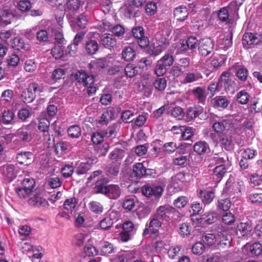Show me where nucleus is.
Returning <instances> with one entry per match:
<instances>
[{
    "label": "nucleus",
    "mask_w": 262,
    "mask_h": 262,
    "mask_svg": "<svg viewBox=\"0 0 262 262\" xmlns=\"http://www.w3.org/2000/svg\"><path fill=\"white\" fill-rule=\"evenodd\" d=\"M107 178H101L96 183L95 189L98 193H102L106 195L110 199H117L121 195V188L117 185H105L108 182Z\"/></svg>",
    "instance_id": "nucleus-1"
},
{
    "label": "nucleus",
    "mask_w": 262,
    "mask_h": 262,
    "mask_svg": "<svg viewBox=\"0 0 262 262\" xmlns=\"http://www.w3.org/2000/svg\"><path fill=\"white\" fill-rule=\"evenodd\" d=\"M174 62L173 56L170 54H165L157 63L155 73L158 76H161L166 72V67L171 66Z\"/></svg>",
    "instance_id": "nucleus-2"
},
{
    "label": "nucleus",
    "mask_w": 262,
    "mask_h": 262,
    "mask_svg": "<svg viewBox=\"0 0 262 262\" xmlns=\"http://www.w3.org/2000/svg\"><path fill=\"white\" fill-rule=\"evenodd\" d=\"M195 37L190 36L180 43V49L181 51L189 55L193 54L196 49L199 47V43Z\"/></svg>",
    "instance_id": "nucleus-3"
},
{
    "label": "nucleus",
    "mask_w": 262,
    "mask_h": 262,
    "mask_svg": "<svg viewBox=\"0 0 262 262\" xmlns=\"http://www.w3.org/2000/svg\"><path fill=\"white\" fill-rule=\"evenodd\" d=\"M214 47V41L212 39L204 38L199 43V52L201 55L206 56L213 53Z\"/></svg>",
    "instance_id": "nucleus-4"
},
{
    "label": "nucleus",
    "mask_w": 262,
    "mask_h": 262,
    "mask_svg": "<svg viewBox=\"0 0 262 262\" xmlns=\"http://www.w3.org/2000/svg\"><path fill=\"white\" fill-rule=\"evenodd\" d=\"M220 86L224 87L227 92L233 93L235 86V83L234 80L230 78V73L226 71L224 72L220 78Z\"/></svg>",
    "instance_id": "nucleus-5"
},
{
    "label": "nucleus",
    "mask_w": 262,
    "mask_h": 262,
    "mask_svg": "<svg viewBox=\"0 0 262 262\" xmlns=\"http://www.w3.org/2000/svg\"><path fill=\"white\" fill-rule=\"evenodd\" d=\"M135 231L136 228L132 222H125L122 225V231L119 234L120 239L124 242L128 241Z\"/></svg>",
    "instance_id": "nucleus-6"
},
{
    "label": "nucleus",
    "mask_w": 262,
    "mask_h": 262,
    "mask_svg": "<svg viewBox=\"0 0 262 262\" xmlns=\"http://www.w3.org/2000/svg\"><path fill=\"white\" fill-rule=\"evenodd\" d=\"M262 37L257 34L245 33L243 35L242 43L245 48H250V46L258 44L261 41Z\"/></svg>",
    "instance_id": "nucleus-7"
},
{
    "label": "nucleus",
    "mask_w": 262,
    "mask_h": 262,
    "mask_svg": "<svg viewBox=\"0 0 262 262\" xmlns=\"http://www.w3.org/2000/svg\"><path fill=\"white\" fill-rule=\"evenodd\" d=\"M142 191L143 195L147 197L154 196L156 198H158L162 195L163 189L160 186H151L145 185L142 188Z\"/></svg>",
    "instance_id": "nucleus-8"
},
{
    "label": "nucleus",
    "mask_w": 262,
    "mask_h": 262,
    "mask_svg": "<svg viewBox=\"0 0 262 262\" xmlns=\"http://www.w3.org/2000/svg\"><path fill=\"white\" fill-rule=\"evenodd\" d=\"M156 42L154 43V47L152 51V54L158 55L164 50L169 44L168 38L163 36L160 34V37L157 35L156 37Z\"/></svg>",
    "instance_id": "nucleus-9"
},
{
    "label": "nucleus",
    "mask_w": 262,
    "mask_h": 262,
    "mask_svg": "<svg viewBox=\"0 0 262 262\" xmlns=\"http://www.w3.org/2000/svg\"><path fill=\"white\" fill-rule=\"evenodd\" d=\"M16 159L20 165L29 166L34 162V156L31 152L24 151L18 153Z\"/></svg>",
    "instance_id": "nucleus-10"
},
{
    "label": "nucleus",
    "mask_w": 262,
    "mask_h": 262,
    "mask_svg": "<svg viewBox=\"0 0 262 262\" xmlns=\"http://www.w3.org/2000/svg\"><path fill=\"white\" fill-rule=\"evenodd\" d=\"M100 41L105 48L110 50L114 49L116 46V39L112 34H103L100 36Z\"/></svg>",
    "instance_id": "nucleus-11"
},
{
    "label": "nucleus",
    "mask_w": 262,
    "mask_h": 262,
    "mask_svg": "<svg viewBox=\"0 0 262 262\" xmlns=\"http://www.w3.org/2000/svg\"><path fill=\"white\" fill-rule=\"evenodd\" d=\"M213 106L216 108H226L229 103V97L225 96H217L211 99Z\"/></svg>",
    "instance_id": "nucleus-12"
},
{
    "label": "nucleus",
    "mask_w": 262,
    "mask_h": 262,
    "mask_svg": "<svg viewBox=\"0 0 262 262\" xmlns=\"http://www.w3.org/2000/svg\"><path fill=\"white\" fill-rule=\"evenodd\" d=\"M0 171L4 178L8 181H11L15 177L14 166L13 165H5L0 167Z\"/></svg>",
    "instance_id": "nucleus-13"
},
{
    "label": "nucleus",
    "mask_w": 262,
    "mask_h": 262,
    "mask_svg": "<svg viewBox=\"0 0 262 262\" xmlns=\"http://www.w3.org/2000/svg\"><path fill=\"white\" fill-rule=\"evenodd\" d=\"M192 94L198 100V103L204 104L206 102L207 93L205 88L196 87L192 91Z\"/></svg>",
    "instance_id": "nucleus-14"
},
{
    "label": "nucleus",
    "mask_w": 262,
    "mask_h": 262,
    "mask_svg": "<svg viewBox=\"0 0 262 262\" xmlns=\"http://www.w3.org/2000/svg\"><path fill=\"white\" fill-rule=\"evenodd\" d=\"M252 230V227L250 223H241L236 227V234L239 236H245L249 235Z\"/></svg>",
    "instance_id": "nucleus-15"
},
{
    "label": "nucleus",
    "mask_w": 262,
    "mask_h": 262,
    "mask_svg": "<svg viewBox=\"0 0 262 262\" xmlns=\"http://www.w3.org/2000/svg\"><path fill=\"white\" fill-rule=\"evenodd\" d=\"M136 56V52L132 46L125 47L122 51V58L127 61H133Z\"/></svg>",
    "instance_id": "nucleus-16"
},
{
    "label": "nucleus",
    "mask_w": 262,
    "mask_h": 262,
    "mask_svg": "<svg viewBox=\"0 0 262 262\" xmlns=\"http://www.w3.org/2000/svg\"><path fill=\"white\" fill-rule=\"evenodd\" d=\"M203 112L202 107H189L186 112V117L187 121L194 120L199 117Z\"/></svg>",
    "instance_id": "nucleus-17"
},
{
    "label": "nucleus",
    "mask_w": 262,
    "mask_h": 262,
    "mask_svg": "<svg viewBox=\"0 0 262 262\" xmlns=\"http://www.w3.org/2000/svg\"><path fill=\"white\" fill-rule=\"evenodd\" d=\"M84 49L85 52L89 55H94L98 51V43L97 41L95 40H89L85 42Z\"/></svg>",
    "instance_id": "nucleus-18"
},
{
    "label": "nucleus",
    "mask_w": 262,
    "mask_h": 262,
    "mask_svg": "<svg viewBox=\"0 0 262 262\" xmlns=\"http://www.w3.org/2000/svg\"><path fill=\"white\" fill-rule=\"evenodd\" d=\"M28 203L30 205L40 207L45 206L48 204V202L39 195H34L28 200Z\"/></svg>",
    "instance_id": "nucleus-19"
},
{
    "label": "nucleus",
    "mask_w": 262,
    "mask_h": 262,
    "mask_svg": "<svg viewBox=\"0 0 262 262\" xmlns=\"http://www.w3.org/2000/svg\"><path fill=\"white\" fill-rule=\"evenodd\" d=\"M193 149L199 155L208 152L210 150L208 144L205 141L196 142L193 145Z\"/></svg>",
    "instance_id": "nucleus-20"
},
{
    "label": "nucleus",
    "mask_w": 262,
    "mask_h": 262,
    "mask_svg": "<svg viewBox=\"0 0 262 262\" xmlns=\"http://www.w3.org/2000/svg\"><path fill=\"white\" fill-rule=\"evenodd\" d=\"M173 14L177 20L182 21L187 18L188 13L186 7L180 6L174 9Z\"/></svg>",
    "instance_id": "nucleus-21"
},
{
    "label": "nucleus",
    "mask_w": 262,
    "mask_h": 262,
    "mask_svg": "<svg viewBox=\"0 0 262 262\" xmlns=\"http://www.w3.org/2000/svg\"><path fill=\"white\" fill-rule=\"evenodd\" d=\"M125 75L126 76L132 78L137 74H139L141 69L139 67H136L133 64H127V66L124 69Z\"/></svg>",
    "instance_id": "nucleus-22"
},
{
    "label": "nucleus",
    "mask_w": 262,
    "mask_h": 262,
    "mask_svg": "<svg viewBox=\"0 0 262 262\" xmlns=\"http://www.w3.org/2000/svg\"><path fill=\"white\" fill-rule=\"evenodd\" d=\"M174 209L173 208L167 206H161L157 210L156 215L161 219H166L167 215Z\"/></svg>",
    "instance_id": "nucleus-23"
},
{
    "label": "nucleus",
    "mask_w": 262,
    "mask_h": 262,
    "mask_svg": "<svg viewBox=\"0 0 262 262\" xmlns=\"http://www.w3.org/2000/svg\"><path fill=\"white\" fill-rule=\"evenodd\" d=\"M14 117L15 115L12 111H5L3 113L1 121L4 124H12L14 123Z\"/></svg>",
    "instance_id": "nucleus-24"
},
{
    "label": "nucleus",
    "mask_w": 262,
    "mask_h": 262,
    "mask_svg": "<svg viewBox=\"0 0 262 262\" xmlns=\"http://www.w3.org/2000/svg\"><path fill=\"white\" fill-rule=\"evenodd\" d=\"M226 172V169L225 166L223 164H220L215 167L213 173V178L216 179L217 181H220Z\"/></svg>",
    "instance_id": "nucleus-25"
},
{
    "label": "nucleus",
    "mask_w": 262,
    "mask_h": 262,
    "mask_svg": "<svg viewBox=\"0 0 262 262\" xmlns=\"http://www.w3.org/2000/svg\"><path fill=\"white\" fill-rule=\"evenodd\" d=\"M134 6L133 5L132 3H129V1H127L124 6V15L129 18L136 17L138 14V12L136 11Z\"/></svg>",
    "instance_id": "nucleus-26"
},
{
    "label": "nucleus",
    "mask_w": 262,
    "mask_h": 262,
    "mask_svg": "<svg viewBox=\"0 0 262 262\" xmlns=\"http://www.w3.org/2000/svg\"><path fill=\"white\" fill-rule=\"evenodd\" d=\"M133 172L138 178H142L146 173V168L141 163H137L133 166Z\"/></svg>",
    "instance_id": "nucleus-27"
},
{
    "label": "nucleus",
    "mask_w": 262,
    "mask_h": 262,
    "mask_svg": "<svg viewBox=\"0 0 262 262\" xmlns=\"http://www.w3.org/2000/svg\"><path fill=\"white\" fill-rule=\"evenodd\" d=\"M199 194L202 201L206 204L211 202L214 198V194L211 191L200 190Z\"/></svg>",
    "instance_id": "nucleus-28"
},
{
    "label": "nucleus",
    "mask_w": 262,
    "mask_h": 262,
    "mask_svg": "<svg viewBox=\"0 0 262 262\" xmlns=\"http://www.w3.org/2000/svg\"><path fill=\"white\" fill-rule=\"evenodd\" d=\"M21 99L26 103L32 102L36 97V96L27 88L23 91Z\"/></svg>",
    "instance_id": "nucleus-29"
},
{
    "label": "nucleus",
    "mask_w": 262,
    "mask_h": 262,
    "mask_svg": "<svg viewBox=\"0 0 262 262\" xmlns=\"http://www.w3.org/2000/svg\"><path fill=\"white\" fill-rule=\"evenodd\" d=\"M192 227L188 223H184L179 225V233L183 237L188 236L190 234Z\"/></svg>",
    "instance_id": "nucleus-30"
},
{
    "label": "nucleus",
    "mask_w": 262,
    "mask_h": 262,
    "mask_svg": "<svg viewBox=\"0 0 262 262\" xmlns=\"http://www.w3.org/2000/svg\"><path fill=\"white\" fill-rule=\"evenodd\" d=\"M221 86H220V80L217 82H213L210 84L207 87V91H208L207 94H210V97H212L216 92H219L221 90Z\"/></svg>",
    "instance_id": "nucleus-31"
},
{
    "label": "nucleus",
    "mask_w": 262,
    "mask_h": 262,
    "mask_svg": "<svg viewBox=\"0 0 262 262\" xmlns=\"http://www.w3.org/2000/svg\"><path fill=\"white\" fill-rule=\"evenodd\" d=\"M200 223L205 222L208 224L214 223L216 220V215L215 213H205L202 216Z\"/></svg>",
    "instance_id": "nucleus-32"
},
{
    "label": "nucleus",
    "mask_w": 262,
    "mask_h": 262,
    "mask_svg": "<svg viewBox=\"0 0 262 262\" xmlns=\"http://www.w3.org/2000/svg\"><path fill=\"white\" fill-rule=\"evenodd\" d=\"M90 210L96 214H100L103 211V205L99 202L92 201L89 204Z\"/></svg>",
    "instance_id": "nucleus-33"
},
{
    "label": "nucleus",
    "mask_w": 262,
    "mask_h": 262,
    "mask_svg": "<svg viewBox=\"0 0 262 262\" xmlns=\"http://www.w3.org/2000/svg\"><path fill=\"white\" fill-rule=\"evenodd\" d=\"M115 248L112 244L107 242H104L102 244L101 248V255H106L112 253L114 252Z\"/></svg>",
    "instance_id": "nucleus-34"
},
{
    "label": "nucleus",
    "mask_w": 262,
    "mask_h": 262,
    "mask_svg": "<svg viewBox=\"0 0 262 262\" xmlns=\"http://www.w3.org/2000/svg\"><path fill=\"white\" fill-rule=\"evenodd\" d=\"M153 85L155 89L162 91L166 88L167 80L164 78H158L155 80Z\"/></svg>",
    "instance_id": "nucleus-35"
},
{
    "label": "nucleus",
    "mask_w": 262,
    "mask_h": 262,
    "mask_svg": "<svg viewBox=\"0 0 262 262\" xmlns=\"http://www.w3.org/2000/svg\"><path fill=\"white\" fill-rule=\"evenodd\" d=\"M232 33L231 31L225 35L221 39V45L223 46V48L228 49L232 45Z\"/></svg>",
    "instance_id": "nucleus-36"
},
{
    "label": "nucleus",
    "mask_w": 262,
    "mask_h": 262,
    "mask_svg": "<svg viewBox=\"0 0 262 262\" xmlns=\"http://www.w3.org/2000/svg\"><path fill=\"white\" fill-rule=\"evenodd\" d=\"M107 29L109 30L112 33L117 36H121L124 34L125 32L124 28L120 25H116L114 26L108 25V28Z\"/></svg>",
    "instance_id": "nucleus-37"
},
{
    "label": "nucleus",
    "mask_w": 262,
    "mask_h": 262,
    "mask_svg": "<svg viewBox=\"0 0 262 262\" xmlns=\"http://www.w3.org/2000/svg\"><path fill=\"white\" fill-rule=\"evenodd\" d=\"M50 123L49 120L45 118H41L38 123V128L42 133H48Z\"/></svg>",
    "instance_id": "nucleus-38"
},
{
    "label": "nucleus",
    "mask_w": 262,
    "mask_h": 262,
    "mask_svg": "<svg viewBox=\"0 0 262 262\" xmlns=\"http://www.w3.org/2000/svg\"><path fill=\"white\" fill-rule=\"evenodd\" d=\"M22 186L32 193L35 189V182L32 178H26L22 183Z\"/></svg>",
    "instance_id": "nucleus-39"
},
{
    "label": "nucleus",
    "mask_w": 262,
    "mask_h": 262,
    "mask_svg": "<svg viewBox=\"0 0 262 262\" xmlns=\"http://www.w3.org/2000/svg\"><path fill=\"white\" fill-rule=\"evenodd\" d=\"M81 128L78 125H72L68 129V133L71 138H78L81 135Z\"/></svg>",
    "instance_id": "nucleus-40"
},
{
    "label": "nucleus",
    "mask_w": 262,
    "mask_h": 262,
    "mask_svg": "<svg viewBox=\"0 0 262 262\" xmlns=\"http://www.w3.org/2000/svg\"><path fill=\"white\" fill-rule=\"evenodd\" d=\"M225 231H223V239L220 242L219 246L222 248H229L231 246V237L229 235H227Z\"/></svg>",
    "instance_id": "nucleus-41"
},
{
    "label": "nucleus",
    "mask_w": 262,
    "mask_h": 262,
    "mask_svg": "<svg viewBox=\"0 0 262 262\" xmlns=\"http://www.w3.org/2000/svg\"><path fill=\"white\" fill-rule=\"evenodd\" d=\"M113 224V219L110 217H106L99 223V226L101 229L104 230H109Z\"/></svg>",
    "instance_id": "nucleus-42"
},
{
    "label": "nucleus",
    "mask_w": 262,
    "mask_h": 262,
    "mask_svg": "<svg viewBox=\"0 0 262 262\" xmlns=\"http://www.w3.org/2000/svg\"><path fill=\"white\" fill-rule=\"evenodd\" d=\"M249 250L252 255L258 256L262 253V245L259 243H254L250 246Z\"/></svg>",
    "instance_id": "nucleus-43"
},
{
    "label": "nucleus",
    "mask_w": 262,
    "mask_h": 262,
    "mask_svg": "<svg viewBox=\"0 0 262 262\" xmlns=\"http://www.w3.org/2000/svg\"><path fill=\"white\" fill-rule=\"evenodd\" d=\"M222 147L226 150H230L232 148V139L231 137L224 136L220 139Z\"/></svg>",
    "instance_id": "nucleus-44"
},
{
    "label": "nucleus",
    "mask_w": 262,
    "mask_h": 262,
    "mask_svg": "<svg viewBox=\"0 0 262 262\" xmlns=\"http://www.w3.org/2000/svg\"><path fill=\"white\" fill-rule=\"evenodd\" d=\"M236 97L238 102L242 104H247L249 100V95L245 91H241L238 93Z\"/></svg>",
    "instance_id": "nucleus-45"
},
{
    "label": "nucleus",
    "mask_w": 262,
    "mask_h": 262,
    "mask_svg": "<svg viewBox=\"0 0 262 262\" xmlns=\"http://www.w3.org/2000/svg\"><path fill=\"white\" fill-rule=\"evenodd\" d=\"M185 114L183 108L180 106H176L171 110V116L178 120L183 119Z\"/></svg>",
    "instance_id": "nucleus-46"
},
{
    "label": "nucleus",
    "mask_w": 262,
    "mask_h": 262,
    "mask_svg": "<svg viewBox=\"0 0 262 262\" xmlns=\"http://www.w3.org/2000/svg\"><path fill=\"white\" fill-rule=\"evenodd\" d=\"M17 136L23 141L29 142L32 139L30 132L25 130L24 129H19L17 131Z\"/></svg>",
    "instance_id": "nucleus-47"
},
{
    "label": "nucleus",
    "mask_w": 262,
    "mask_h": 262,
    "mask_svg": "<svg viewBox=\"0 0 262 262\" xmlns=\"http://www.w3.org/2000/svg\"><path fill=\"white\" fill-rule=\"evenodd\" d=\"M188 198L185 196H181L174 200L173 205L178 208L184 207L188 203Z\"/></svg>",
    "instance_id": "nucleus-48"
},
{
    "label": "nucleus",
    "mask_w": 262,
    "mask_h": 262,
    "mask_svg": "<svg viewBox=\"0 0 262 262\" xmlns=\"http://www.w3.org/2000/svg\"><path fill=\"white\" fill-rule=\"evenodd\" d=\"M181 249L182 247L181 246H176L171 247L168 251L169 257L172 259L177 258V256L179 257V255Z\"/></svg>",
    "instance_id": "nucleus-49"
},
{
    "label": "nucleus",
    "mask_w": 262,
    "mask_h": 262,
    "mask_svg": "<svg viewBox=\"0 0 262 262\" xmlns=\"http://www.w3.org/2000/svg\"><path fill=\"white\" fill-rule=\"evenodd\" d=\"M80 0H67L66 8L70 10H76L79 8Z\"/></svg>",
    "instance_id": "nucleus-50"
},
{
    "label": "nucleus",
    "mask_w": 262,
    "mask_h": 262,
    "mask_svg": "<svg viewBox=\"0 0 262 262\" xmlns=\"http://www.w3.org/2000/svg\"><path fill=\"white\" fill-rule=\"evenodd\" d=\"M205 250V246L201 242H196L192 247V252L196 255L202 254Z\"/></svg>",
    "instance_id": "nucleus-51"
},
{
    "label": "nucleus",
    "mask_w": 262,
    "mask_h": 262,
    "mask_svg": "<svg viewBox=\"0 0 262 262\" xmlns=\"http://www.w3.org/2000/svg\"><path fill=\"white\" fill-rule=\"evenodd\" d=\"M17 7L22 12H26L30 9L31 4L29 0H21L18 3Z\"/></svg>",
    "instance_id": "nucleus-52"
},
{
    "label": "nucleus",
    "mask_w": 262,
    "mask_h": 262,
    "mask_svg": "<svg viewBox=\"0 0 262 262\" xmlns=\"http://www.w3.org/2000/svg\"><path fill=\"white\" fill-rule=\"evenodd\" d=\"M90 168V165L88 163H81L77 168L76 173L77 174H83L87 172Z\"/></svg>",
    "instance_id": "nucleus-53"
},
{
    "label": "nucleus",
    "mask_w": 262,
    "mask_h": 262,
    "mask_svg": "<svg viewBox=\"0 0 262 262\" xmlns=\"http://www.w3.org/2000/svg\"><path fill=\"white\" fill-rule=\"evenodd\" d=\"M133 36L137 39L142 38L144 36V30L142 27H135L132 29Z\"/></svg>",
    "instance_id": "nucleus-54"
},
{
    "label": "nucleus",
    "mask_w": 262,
    "mask_h": 262,
    "mask_svg": "<svg viewBox=\"0 0 262 262\" xmlns=\"http://www.w3.org/2000/svg\"><path fill=\"white\" fill-rule=\"evenodd\" d=\"M123 208L127 211H130L135 207V201L133 198L126 199L122 204Z\"/></svg>",
    "instance_id": "nucleus-55"
},
{
    "label": "nucleus",
    "mask_w": 262,
    "mask_h": 262,
    "mask_svg": "<svg viewBox=\"0 0 262 262\" xmlns=\"http://www.w3.org/2000/svg\"><path fill=\"white\" fill-rule=\"evenodd\" d=\"M231 206V202L228 199H221L219 201L218 207L223 211H227Z\"/></svg>",
    "instance_id": "nucleus-56"
},
{
    "label": "nucleus",
    "mask_w": 262,
    "mask_h": 262,
    "mask_svg": "<svg viewBox=\"0 0 262 262\" xmlns=\"http://www.w3.org/2000/svg\"><path fill=\"white\" fill-rule=\"evenodd\" d=\"M15 191L18 196L20 199H24L31 193L30 191L25 189L23 186L15 188Z\"/></svg>",
    "instance_id": "nucleus-57"
},
{
    "label": "nucleus",
    "mask_w": 262,
    "mask_h": 262,
    "mask_svg": "<svg viewBox=\"0 0 262 262\" xmlns=\"http://www.w3.org/2000/svg\"><path fill=\"white\" fill-rule=\"evenodd\" d=\"M51 52L56 59H59L63 55V49L61 46H55L52 48Z\"/></svg>",
    "instance_id": "nucleus-58"
},
{
    "label": "nucleus",
    "mask_w": 262,
    "mask_h": 262,
    "mask_svg": "<svg viewBox=\"0 0 262 262\" xmlns=\"http://www.w3.org/2000/svg\"><path fill=\"white\" fill-rule=\"evenodd\" d=\"M76 203V199L75 198L67 199L64 202L63 207L67 210H72V209L75 207Z\"/></svg>",
    "instance_id": "nucleus-59"
},
{
    "label": "nucleus",
    "mask_w": 262,
    "mask_h": 262,
    "mask_svg": "<svg viewBox=\"0 0 262 262\" xmlns=\"http://www.w3.org/2000/svg\"><path fill=\"white\" fill-rule=\"evenodd\" d=\"M161 223L158 219H152L149 224V228L152 230L153 233H155L158 230V228L161 226Z\"/></svg>",
    "instance_id": "nucleus-60"
},
{
    "label": "nucleus",
    "mask_w": 262,
    "mask_h": 262,
    "mask_svg": "<svg viewBox=\"0 0 262 262\" xmlns=\"http://www.w3.org/2000/svg\"><path fill=\"white\" fill-rule=\"evenodd\" d=\"M223 222L227 225H231L235 221V217L231 212H226L223 215Z\"/></svg>",
    "instance_id": "nucleus-61"
},
{
    "label": "nucleus",
    "mask_w": 262,
    "mask_h": 262,
    "mask_svg": "<svg viewBox=\"0 0 262 262\" xmlns=\"http://www.w3.org/2000/svg\"><path fill=\"white\" fill-rule=\"evenodd\" d=\"M201 76L199 74H194L193 73H188L185 76L184 79L185 82L186 83H191L199 79Z\"/></svg>",
    "instance_id": "nucleus-62"
},
{
    "label": "nucleus",
    "mask_w": 262,
    "mask_h": 262,
    "mask_svg": "<svg viewBox=\"0 0 262 262\" xmlns=\"http://www.w3.org/2000/svg\"><path fill=\"white\" fill-rule=\"evenodd\" d=\"M249 199L252 203L262 205V193L252 194Z\"/></svg>",
    "instance_id": "nucleus-63"
},
{
    "label": "nucleus",
    "mask_w": 262,
    "mask_h": 262,
    "mask_svg": "<svg viewBox=\"0 0 262 262\" xmlns=\"http://www.w3.org/2000/svg\"><path fill=\"white\" fill-rule=\"evenodd\" d=\"M251 108L253 109L255 113L262 112V100L257 99L254 100L251 104Z\"/></svg>",
    "instance_id": "nucleus-64"
}]
</instances>
